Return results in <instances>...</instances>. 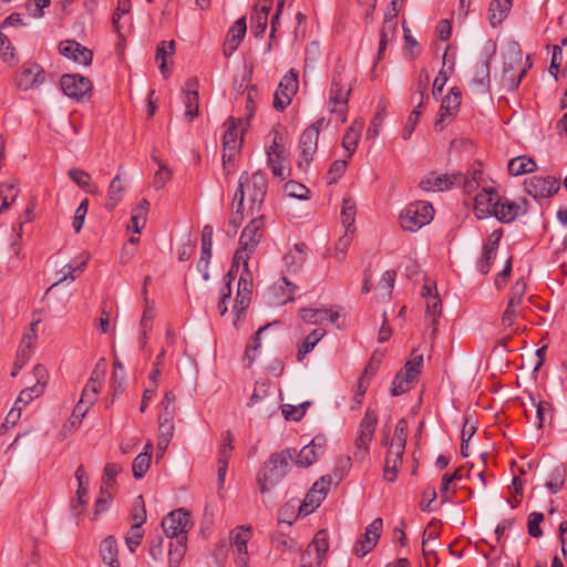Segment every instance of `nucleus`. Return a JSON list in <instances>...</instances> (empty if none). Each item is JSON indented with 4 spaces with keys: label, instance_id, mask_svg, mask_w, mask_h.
I'll return each mask as SVG.
<instances>
[{
    "label": "nucleus",
    "instance_id": "c756f323",
    "mask_svg": "<svg viewBox=\"0 0 567 567\" xmlns=\"http://www.w3.org/2000/svg\"><path fill=\"white\" fill-rule=\"evenodd\" d=\"M100 555L110 567H120L117 543L113 536H109L101 542Z\"/></svg>",
    "mask_w": 567,
    "mask_h": 567
},
{
    "label": "nucleus",
    "instance_id": "2f4dec72",
    "mask_svg": "<svg viewBox=\"0 0 567 567\" xmlns=\"http://www.w3.org/2000/svg\"><path fill=\"white\" fill-rule=\"evenodd\" d=\"M101 390V377L99 372L93 371L90 380L85 384L80 402L84 403L86 406H92L97 400L99 392Z\"/></svg>",
    "mask_w": 567,
    "mask_h": 567
},
{
    "label": "nucleus",
    "instance_id": "f03ea898",
    "mask_svg": "<svg viewBox=\"0 0 567 567\" xmlns=\"http://www.w3.org/2000/svg\"><path fill=\"white\" fill-rule=\"evenodd\" d=\"M352 92V78L347 74L346 68L339 65L332 75L328 99V110L341 122L347 121L349 96Z\"/></svg>",
    "mask_w": 567,
    "mask_h": 567
},
{
    "label": "nucleus",
    "instance_id": "2eb2a0df",
    "mask_svg": "<svg viewBox=\"0 0 567 567\" xmlns=\"http://www.w3.org/2000/svg\"><path fill=\"white\" fill-rule=\"evenodd\" d=\"M265 231V220L262 214H255L250 223L244 228L239 245L248 251H255L260 243Z\"/></svg>",
    "mask_w": 567,
    "mask_h": 567
},
{
    "label": "nucleus",
    "instance_id": "f257e3e1",
    "mask_svg": "<svg viewBox=\"0 0 567 567\" xmlns=\"http://www.w3.org/2000/svg\"><path fill=\"white\" fill-rule=\"evenodd\" d=\"M295 449H286L270 455L257 474V484L262 494L281 482L287 475L290 462L295 460Z\"/></svg>",
    "mask_w": 567,
    "mask_h": 567
},
{
    "label": "nucleus",
    "instance_id": "13d9d810",
    "mask_svg": "<svg viewBox=\"0 0 567 567\" xmlns=\"http://www.w3.org/2000/svg\"><path fill=\"white\" fill-rule=\"evenodd\" d=\"M121 471H122V467L117 463L105 464L104 470H103L101 487L112 488L115 484V478Z\"/></svg>",
    "mask_w": 567,
    "mask_h": 567
},
{
    "label": "nucleus",
    "instance_id": "a878e982",
    "mask_svg": "<svg viewBox=\"0 0 567 567\" xmlns=\"http://www.w3.org/2000/svg\"><path fill=\"white\" fill-rule=\"evenodd\" d=\"M197 80L189 79L184 87V104H185V117L188 121H193L198 116V92H197Z\"/></svg>",
    "mask_w": 567,
    "mask_h": 567
},
{
    "label": "nucleus",
    "instance_id": "ddd939ff",
    "mask_svg": "<svg viewBox=\"0 0 567 567\" xmlns=\"http://www.w3.org/2000/svg\"><path fill=\"white\" fill-rule=\"evenodd\" d=\"M462 102V93L458 87H452L449 93L444 96L441 103L440 116L434 123V127L437 131L444 128V126L452 122L453 117L458 112Z\"/></svg>",
    "mask_w": 567,
    "mask_h": 567
},
{
    "label": "nucleus",
    "instance_id": "aec40b11",
    "mask_svg": "<svg viewBox=\"0 0 567 567\" xmlns=\"http://www.w3.org/2000/svg\"><path fill=\"white\" fill-rule=\"evenodd\" d=\"M45 73L37 63H27L21 68L17 84L21 90H30L43 83Z\"/></svg>",
    "mask_w": 567,
    "mask_h": 567
},
{
    "label": "nucleus",
    "instance_id": "cd10ccee",
    "mask_svg": "<svg viewBox=\"0 0 567 567\" xmlns=\"http://www.w3.org/2000/svg\"><path fill=\"white\" fill-rule=\"evenodd\" d=\"M514 0H492L488 7V20L493 28L498 27L507 18Z\"/></svg>",
    "mask_w": 567,
    "mask_h": 567
},
{
    "label": "nucleus",
    "instance_id": "c85d7f7f",
    "mask_svg": "<svg viewBox=\"0 0 567 567\" xmlns=\"http://www.w3.org/2000/svg\"><path fill=\"white\" fill-rule=\"evenodd\" d=\"M518 209V205L514 202L498 197L492 216H495L501 223L507 224L517 217Z\"/></svg>",
    "mask_w": 567,
    "mask_h": 567
},
{
    "label": "nucleus",
    "instance_id": "7ed1b4c3",
    "mask_svg": "<svg viewBox=\"0 0 567 567\" xmlns=\"http://www.w3.org/2000/svg\"><path fill=\"white\" fill-rule=\"evenodd\" d=\"M241 178L244 197L247 195L250 202V215L259 214L268 189L267 176L264 172L257 171L249 177L245 172L240 175L238 185L241 183Z\"/></svg>",
    "mask_w": 567,
    "mask_h": 567
},
{
    "label": "nucleus",
    "instance_id": "052dcab7",
    "mask_svg": "<svg viewBox=\"0 0 567 567\" xmlns=\"http://www.w3.org/2000/svg\"><path fill=\"white\" fill-rule=\"evenodd\" d=\"M544 514L539 512H533L528 515L527 529L528 534L533 538H539L543 536L540 524L544 522Z\"/></svg>",
    "mask_w": 567,
    "mask_h": 567
},
{
    "label": "nucleus",
    "instance_id": "49530a36",
    "mask_svg": "<svg viewBox=\"0 0 567 567\" xmlns=\"http://www.w3.org/2000/svg\"><path fill=\"white\" fill-rule=\"evenodd\" d=\"M406 439H408V421L405 419H400L396 422L394 435L392 437L390 446L394 447L395 450H399V449L405 450Z\"/></svg>",
    "mask_w": 567,
    "mask_h": 567
},
{
    "label": "nucleus",
    "instance_id": "7c9ffc66",
    "mask_svg": "<svg viewBox=\"0 0 567 567\" xmlns=\"http://www.w3.org/2000/svg\"><path fill=\"white\" fill-rule=\"evenodd\" d=\"M158 431L159 434L157 439V455L161 456L168 447L169 442L174 435V424L168 412L167 417L159 420Z\"/></svg>",
    "mask_w": 567,
    "mask_h": 567
},
{
    "label": "nucleus",
    "instance_id": "e2e57ef3",
    "mask_svg": "<svg viewBox=\"0 0 567 567\" xmlns=\"http://www.w3.org/2000/svg\"><path fill=\"white\" fill-rule=\"evenodd\" d=\"M75 480L78 482V489L75 496L81 501L86 498L89 492V477L85 473L84 466L80 465L75 471Z\"/></svg>",
    "mask_w": 567,
    "mask_h": 567
},
{
    "label": "nucleus",
    "instance_id": "f704fd0d",
    "mask_svg": "<svg viewBox=\"0 0 567 567\" xmlns=\"http://www.w3.org/2000/svg\"><path fill=\"white\" fill-rule=\"evenodd\" d=\"M426 302V320L432 329V336L436 333L439 318L442 313V302L439 296L427 297Z\"/></svg>",
    "mask_w": 567,
    "mask_h": 567
},
{
    "label": "nucleus",
    "instance_id": "f3484780",
    "mask_svg": "<svg viewBox=\"0 0 567 567\" xmlns=\"http://www.w3.org/2000/svg\"><path fill=\"white\" fill-rule=\"evenodd\" d=\"M383 528L382 518H375L365 529L362 539H359L354 545V554L359 557H364L369 554L378 544Z\"/></svg>",
    "mask_w": 567,
    "mask_h": 567
},
{
    "label": "nucleus",
    "instance_id": "680f3d73",
    "mask_svg": "<svg viewBox=\"0 0 567 567\" xmlns=\"http://www.w3.org/2000/svg\"><path fill=\"white\" fill-rule=\"evenodd\" d=\"M86 262H87L86 260H83L76 267H73L72 265L64 266L60 271L61 277L54 284H52L48 290L49 291L52 290L54 287H56L58 285H60L61 282H63L68 279L74 280L75 279L74 272L75 271L82 272L86 267Z\"/></svg>",
    "mask_w": 567,
    "mask_h": 567
},
{
    "label": "nucleus",
    "instance_id": "4d7b16f0",
    "mask_svg": "<svg viewBox=\"0 0 567 567\" xmlns=\"http://www.w3.org/2000/svg\"><path fill=\"white\" fill-rule=\"evenodd\" d=\"M497 249L483 246V254L477 262V269L481 274L487 275L496 258Z\"/></svg>",
    "mask_w": 567,
    "mask_h": 567
},
{
    "label": "nucleus",
    "instance_id": "4468645a",
    "mask_svg": "<svg viewBox=\"0 0 567 567\" xmlns=\"http://www.w3.org/2000/svg\"><path fill=\"white\" fill-rule=\"evenodd\" d=\"M251 528L238 526L230 532V545L235 551V563L237 567H247L249 555L247 543L251 538Z\"/></svg>",
    "mask_w": 567,
    "mask_h": 567
},
{
    "label": "nucleus",
    "instance_id": "393cba45",
    "mask_svg": "<svg viewBox=\"0 0 567 567\" xmlns=\"http://www.w3.org/2000/svg\"><path fill=\"white\" fill-rule=\"evenodd\" d=\"M405 450L389 446L383 468V477L388 482H395L402 466V457Z\"/></svg>",
    "mask_w": 567,
    "mask_h": 567
},
{
    "label": "nucleus",
    "instance_id": "e433bc0d",
    "mask_svg": "<svg viewBox=\"0 0 567 567\" xmlns=\"http://www.w3.org/2000/svg\"><path fill=\"white\" fill-rule=\"evenodd\" d=\"M234 200L236 204V209L231 212L229 217V226L234 228V233L237 231L238 227L241 225L244 220V188L243 182L239 184L237 188Z\"/></svg>",
    "mask_w": 567,
    "mask_h": 567
},
{
    "label": "nucleus",
    "instance_id": "473e14b6",
    "mask_svg": "<svg viewBox=\"0 0 567 567\" xmlns=\"http://www.w3.org/2000/svg\"><path fill=\"white\" fill-rule=\"evenodd\" d=\"M536 168L537 165L535 161L527 155H520L512 158L508 163V172L513 176L532 173L536 171Z\"/></svg>",
    "mask_w": 567,
    "mask_h": 567
},
{
    "label": "nucleus",
    "instance_id": "603ef678",
    "mask_svg": "<svg viewBox=\"0 0 567 567\" xmlns=\"http://www.w3.org/2000/svg\"><path fill=\"white\" fill-rule=\"evenodd\" d=\"M213 227L210 225H205L202 231V251L200 258L203 261L210 260L212 258V247H213Z\"/></svg>",
    "mask_w": 567,
    "mask_h": 567
},
{
    "label": "nucleus",
    "instance_id": "bf43d9fd",
    "mask_svg": "<svg viewBox=\"0 0 567 567\" xmlns=\"http://www.w3.org/2000/svg\"><path fill=\"white\" fill-rule=\"evenodd\" d=\"M69 177L82 189L93 194L94 190L90 188L91 176L83 169L71 168L68 172Z\"/></svg>",
    "mask_w": 567,
    "mask_h": 567
},
{
    "label": "nucleus",
    "instance_id": "5701e85b",
    "mask_svg": "<svg viewBox=\"0 0 567 567\" xmlns=\"http://www.w3.org/2000/svg\"><path fill=\"white\" fill-rule=\"evenodd\" d=\"M247 31L246 17L239 18L228 30L224 42V55L229 58L238 48Z\"/></svg>",
    "mask_w": 567,
    "mask_h": 567
},
{
    "label": "nucleus",
    "instance_id": "a18cd8bd",
    "mask_svg": "<svg viewBox=\"0 0 567 567\" xmlns=\"http://www.w3.org/2000/svg\"><path fill=\"white\" fill-rule=\"evenodd\" d=\"M270 381L268 379L258 380L255 383L254 392L250 395L247 405L249 408L260 403L269 395Z\"/></svg>",
    "mask_w": 567,
    "mask_h": 567
},
{
    "label": "nucleus",
    "instance_id": "423d86ee",
    "mask_svg": "<svg viewBox=\"0 0 567 567\" xmlns=\"http://www.w3.org/2000/svg\"><path fill=\"white\" fill-rule=\"evenodd\" d=\"M377 424V413L373 410L368 409L358 429V434L355 439L357 451L354 452L355 458L364 460V457L369 454L370 443L374 435Z\"/></svg>",
    "mask_w": 567,
    "mask_h": 567
},
{
    "label": "nucleus",
    "instance_id": "0e129e2a",
    "mask_svg": "<svg viewBox=\"0 0 567 567\" xmlns=\"http://www.w3.org/2000/svg\"><path fill=\"white\" fill-rule=\"evenodd\" d=\"M536 413H537V427L542 429L546 422H550L553 420V406L548 402L540 401L535 403Z\"/></svg>",
    "mask_w": 567,
    "mask_h": 567
},
{
    "label": "nucleus",
    "instance_id": "ea45409f",
    "mask_svg": "<svg viewBox=\"0 0 567 567\" xmlns=\"http://www.w3.org/2000/svg\"><path fill=\"white\" fill-rule=\"evenodd\" d=\"M324 334L326 331L323 329H315L311 333H309L299 348L297 353L298 361H302L306 355L313 350L316 344L324 337Z\"/></svg>",
    "mask_w": 567,
    "mask_h": 567
},
{
    "label": "nucleus",
    "instance_id": "3c124183",
    "mask_svg": "<svg viewBox=\"0 0 567 567\" xmlns=\"http://www.w3.org/2000/svg\"><path fill=\"white\" fill-rule=\"evenodd\" d=\"M566 471L563 466H556L549 474V480L546 483V487L553 493H558L565 482Z\"/></svg>",
    "mask_w": 567,
    "mask_h": 567
},
{
    "label": "nucleus",
    "instance_id": "39448f33",
    "mask_svg": "<svg viewBox=\"0 0 567 567\" xmlns=\"http://www.w3.org/2000/svg\"><path fill=\"white\" fill-rule=\"evenodd\" d=\"M423 367V354L413 351L411 358L405 362L404 369L399 371L392 382L391 394L399 396L412 388Z\"/></svg>",
    "mask_w": 567,
    "mask_h": 567
},
{
    "label": "nucleus",
    "instance_id": "6e6552de",
    "mask_svg": "<svg viewBox=\"0 0 567 567\" xmlns=\"http://www.w3.org/2000/svg\"><path fill=\"white\" fill-rule=\"evenodd\" d=\"M460 184H465L466 189L472 187V183L467 182L466 177L461 173L439 175L432 172L420 182V187L426 192H443L450 189L453 185Z\"/></svg>",
    "mask_w": 567,
    "mask_h": 567
},
{
    "label": "nucleus",
    "instance_id": "09e8293b",
    "mask_svg": "<svg viewBox=\"0 0 567 567\" xmlns=\"http://www.w3.org/2000/svg\"><path fill=\"white\" fill-rule=\"evenodd\" d=\"M473 81L482 87L487 89L489 86V59H484L476 63Z\"/></svg>",
    "mask_w": 567,
    "mask_h": 567
},
{
    "label": "nucleus",
    "instance_id": "dca6fc26",
    "mask_svg": "<svg viewBox=\"0 0 567 567\" xmlns=\"http://www.w3.org/2000/svg\"><path fill=\"white\" fill-rule=\"evenodd\" d=\"M64 94L76 101L82 100L92 91V82L82 75L64 74L60 80Z\"/></svg>",
    "mask_w": 567,
    "mask_h": 567
},
{
    "label": "nucleus",
    "instance_id": "8fccbe9b",
    "mask_svg": "<svg viewBox=\"0 0 567 567\" xmlns=\"http://www.w3.org/2000/svg\"><path fill=\"white\" fill-rule=\"evenodd\" d=\"M186 543L181 539L169 543L168 550V565L169 567H177L185 555Z\"/></svg>",
    "mask_w": 567,
    "mask_h": 567
},
{
    "label": "nucleus",
    "instance_id": "6ab92c4d",
    "mask_svg": "<svg viewBox=\"0 0 567 567\" xmlns=\"http://www.w3.org/2000/svg\"><path fill=\"white\" fill-rule=\"evenodd\" d=\"M497 192L492 187H483L474 199V213L478 219L491 217L498 198Z\"/></svg>",
    "mask_w": 567,
    "mask_h": 567
},
{
    "label": "nucleus",
    "instance_id": "79ce46f5",
    "mask_svg": "<svg viewBox=\"0 0 567 567\" xmlns=\"http://www.w3.org/2000/svg\"><path fill=\"white\" fill-rule=\"evenodd\" d=\"M175 52V41H162L156 49L155 60L158 63V68L162 74L166 75V56L173 55Z\"/></svg>",
    "mask_w": 567,
    "mask_h": 567
},
{
    "label": "nucleus",
    "instance_id": "f8f14e48",
    "mask_svg": "<svg viewBox=\"0 0 567 567\" xmlns=\"http://www.w3.org/2000/svg\"><path fill=\"white\" fill-rule=\"evenodd\" d=\"M240 120H235L230 117L225 123V132L223 135V161L224 164L230 162L236 152L239 150L243 143V133L239 132L238 124H240Z\"/></svg>",
    "mask_w": 567,
    "mask_h": 567
},
{
    "label": "nucleus",
    "instance_id": "a211bd4d",
    "mask_svg": "<svg viewBox=\"0 0 567 567\" xmlns=\"http://www.w3.org/2000/svg\"><path fill=\"white\" fill-rule=\"evenodd\" d=\"M326 439L324 436L317 435L311 442L303 446L298 454H296V465L301 467H309L316 463L320 455L324 452Z\"/></svg>",
    "mask_w": 567,
    "mask_h": 567
},
{
    "label": "nucleus",
    "instance_id": "bb28decb",
    "mask_svg": "<svg viewBox=\"0 0 567 567\" xmlns=\"http://www.w3.org/2000/svg\"><path fill=\"white\" fill-rule=\"evenodd\" d=\"M307 245L303 243L295 244L293 247L285 254L282 260L287 269L297 272L307 260Z\"/></svg>",
    "mask_w": 567,
    "mask_h": 567
},
{
    "label": "nucleus",
    "instance_id": "6e6d98bb",
    "mask_svg": "<svg viewBox=\"0 0 567 567\" xmlns=\"http://www.w3.org/2000/svg\"><path fill=\"white\" fill-rule=\"evenodd\" d=\"M527 285L523 278L515 281V284L511 288V293L508 298L507 305L509 307H518L523 300V297L526 293Z\"/></svg>",
    "mask_w": 567,
    "mask_h": 567
},
{
    "label": "nucleus",
    "instance_id": "0eeeda50",
    "mask_svg": "<svg viewBox=\"0 0 567 567\" xmlns=\"http://www.w3.org/2000/svg\"><path fill=\"white\" fill-rule=\"evenodd\" d=\"M162 527L168 538L187 542V532L192 527L189 514L183 508L171 512L162 520Z\"/></svg>",
    "mask_w": 567,
    "mask_h": 567
},
{
    "label": "nucleus",
    "instance_id": "412c9836",
    "mask_svg": "<svg viewBox=\"0 0 567 567\" xmlns=\"http://www.w3.org/2000/svg\"><path fill=\"white\" fill-rule=\"evenodd\" d=\"M331 485V478L329 476H322L318 480L307 493L302 507L307 513L312 512L320 506L321 502L326 498L329 486Z\"/></svg>",
    "mask_w": 567,
    "mask_h": 567
},
{
    "label": "nucleus",
    "instance_id": "9b49d317",
    "mask_svg": "<svg viewBox=\"0 0 567 567\" xmlns=\"http://www.w3.org/2000/svg\"><path fill=\"white\" fill-rule=\"evenodd\" d=\"M324 118H320L316 121L313 124L308 126L301 134L299 140V148L301 153V159L299 162V166L302 165V162L308 166L312 159L313 155L318 148V140L320 127L322 126Z\"/></svg>",
    "mask_w": 567,
    "mask_h": 567
},
{
    "label": "nucleus",
    "instance_id": "864d4df0",
    "mask_svg": "<svg viewBox=\"0 0 567 567\" xmlns=\"http://www.w3.org/2000/svg\"><path fill=\"white\" fill-rule=\"evenodd\" d=\"M144 537L142 526L132 525L125 536V543L131 553H135L136 548L141 545Z\"/></svg>",
    "mask_w": 567,
    "mask_h": 567
},
{
    "label": "nucleus",
    "instance_id": "37998d69",
    "mask_svg": "<svg viewBox=\"0 0 567 567\" xmlns=\"http://www.w3.org/2000/svg\"><path fill=\"white\" fill-rule=\"evenodd\" d=\"M234 447H226L221 446L218 450V457H217V474H218V484L219 487H223L225 483V477L228 470V462L231 456Z\"/></svg>",
    "mask_w": 567,
    "mask_h": 567
},
{
    "label": "nucleus",
    "instance_id": "72a5a7b5",
    "mask_svg": "<svg viewBox=\"0 0 567 567\" xmlns=\"http://www.w3.org/2000/svg\"><path fill=\"white\" fill-rule=\"evenodd\" d=\"M267 162L275 177L284 181L290 176L291 168L288 165L287 153H284V158L271 155L270 153L267 156Z\"/></svg>",
    "mask_w": 567,
    "mask_h": 567
},
{
    "label": "nucleus",
    "instance_id": "1a4fd4ad",
    "mask_svg": "<svg viewBox=\"0 0 567 567\" xmlns=\"http://www.w3.org/2000/svg\"><path fill=\"white\" fill-rule=\"evenodd\" d=\"M299 87L298 72L289 70L279 82L274 95V107L284 111L291 102Z\"/></svg>",
    "mask_w": 567,
    "mask_h": 567
},
{
    "label": "nucleus",
    "instance_id": "de8ad7c7",
    "mask_svg": "<svg viewBox=\"0 0 567 567\" xmlns=\"http://www.w3.org/2000/svg\"><path fill=\"white\" fill-rule=\"evenodd\" d=\"M44 391V384H34L22 390L16 400L14 404L22 409L32 402L35 398L40 396Z\"/></svg>",
    "mask_w": 567,
    "mask_h": 567
},
{
    "label": "nucleus",
    "instance_id": "a19ab883",
    "mask_svg": "<svg viewBox=\"0 0 567 567\" xmlns=\"http://www.w3.org/2000/svg\"><path fill=\"white\" fill-rule=\"evenodd\" d=\"M362 123H353L348 131L346 132L342 138V146L349 153V156H352L357 150L358 141L360 137V131L362 128Z\"/></svg>",
    "mask_w": 567,
    "mask_h": 567
},
{
    "label": "nucleus",
    "instance_id": "338daca9",
    "mask_svg": "<svg viewBox=\"0 0 567 567\" xmlns=\"http://www.w3.org/2000/svg\"><path fill=\"white\" fill-rule=\"evenodd\" d=\"M285 193L298 199H307L309 189L301 183L289 181L285 184Z\"/></svg>",
    "mask_w": 567,
    "mask_h": 567
},
{
    "label": "nucleus",
    "instance_id": "b1692460",
    "mask_svg": "<svg viewBox=\"0 0 567 567\" xmlns=\"http://www.w3.org/2000/svg\"><path fill=\"white\" fill-rule=\"evenodd\" d=\"M329 549V537L324 529L319 530L312 542L309 544L306 551L301 555V559L312 558L315 555V564L317 567L320 566L321 560Z\"/></svg>",
    "mask_w": 567,
    "mask_h": 567
},
{
    "label": "nucleus",
    "instance_id": "4be33fe9",
    "mask_svg": "<svg viewBox=\"0 0 567 567\" xmlns=\"http://www.w3.org/2000/svg\"><path fill=\"white\" fill-rule=\"evenodd\" d=\"M59 51L63 56L83 65H90L93 59L92 51L76 41H62Z\"/></svg>",
    "mask_w": 567,
    "mask_h": 567
},
{
    "label": "nucleus",
    "instance_id": "774afa93",
    "mask_svg": "<svg viewBox=\"0 0 567 567\" xmlns=\"http://www.w3.org/2000/svg\"><path fill=\"white\" fill-rule=\"evenodd\" d=\"M110 488L101 487L100 494L94 504V515L99 516L105 513L112 502V494L109 492Z\"/></svg>",
    "mask_w": 567,
    "mask_h": 567
},
{
    "label": "nucleus",
    "instance_id": "9d476101",
    "mask_svg": "<svg viewBox=\"0 0 567 567\" xmlns=\"http://www.w3.org/2000/svg\"><path fill=\"white\" fill-rule=\"evenodd\" d=\"M525 190L535 199L550 198L560 187L559 179L551 176H532L524 183Z\"/></svg>",
    "mask_w": 567,
    "mask_h": 567
},
{
    "label": "nucleus",
    "instance_id": "20e7f679",
    "mask_svg": "<svg viewBox=\"0 0 567 567\" xmlns=\"http://www.w3.org/2000/svg\"><path fill=\"white\" fill-rule=\"evenodd\" d=\"M434 217V208L430 202L410 203L400 214V224L404 230L416 231L430 224Z\"/></svg>",
    "mask_w": 567,
    "mask_h": 567
},
{
    "label": "nucleus",
    "instance_id": "4c0bfd02",
    "mask_svg": "<svg viewBox=\"0 0 567 567\" xmlns=\"http://www.w3.org/2000/svg\"><path fill=\"white\" fill-rule=\"evenodd\" d=\"M355 200L351 197L343 198L341 207V223L346 230L354 231L353 224L355 221Z\"/></svg>",
    "mask_w": 567,
    "mask_h": 567
},
{
    "label": "nucleus",
    "instance_id": "c03bdc74",
    "mask_svg": "<svg viewBox=\"0 0 567 567\" xmlns=\"http://www.w3.org/2000/svg\"><path fill=\"white\" fill-rule=\"evenodd\" d=\"M300 318L308 324H322L328 318V309H300Z\"/></svg>",
    "mask_w": 567,
    "mask_h": 567
},
{
    "label": "nucleus",
    "instance_id": "69168bd1",
    "mask_svg": "<svg viewBox=\"0 0 567 567\" xmlns=\"http://www.w3.org/2000/svg\"><path fill=\"white\" fill-rule=\"evenodd\" d=\"M354 231L346 230L344 234L338 239L336 244V259L341 261L346 258L347 251L352 241V235Z\"/></svg>",
    "mask_w": 567,
    "mask_h": 567
},
{
    "label": "nucleus",
    "instance_id": "58836bf2",
    "mask_svg": "<svg viewBox=\"0 0 567 567\" xmlns=\"http://www.w3.org/2000/svg\"><path fill=\"white\" fill-rule=\"evenodd\" d=\"M19 195V188L13 182L4 183L0 187V214L9 209Z\"/></svg>",
    "mask_w": 567,
    "mask_h": 567
},
{
    "label": "nucleus",
    "instance_id": "5fc2aeb1",
    "mask_svg": "<svg viewBox=\"0 0 567 567\" xmlns=\"http://www.w3.org/2000/svg\"><path fill=\"white\" fill-rule=\"evenodd\" d=\"M151 455L147 453H140L132 464L133 476L136 480L142 478L150 468Z\"/></svg>",
    "mask_w": 567,
    "mask_h": 567
},
{
    "label": "nucleus",
    "instance_id": "c9c22d12",
    "mask_svg": "<svg viewBox=\"0 0 567 567\" xmlns=\"http://www.w3.org/2000/svg\"><path fill=\"white\" fill-rule=\"evenodd\" d=\"M125 192V186L122 183L121 176L117 174L111 182L107 193V200L105 204L106 209L113 210L116 205L122 200Z\"/></svg>",
    "mask_w": 567,
    "mask_h": 567
}]
</instances>
